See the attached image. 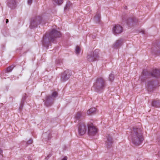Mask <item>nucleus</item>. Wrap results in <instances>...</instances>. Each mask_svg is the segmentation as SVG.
Instances as JSON below:
<instances>
[{"label": "nucleus", "instance_id": "1", "mask_svg": "<svg viewBox=\"0 0 160 160\" xmlns=\"http://www.w3.org/2000/svg\"><path fill=\"white\" fill-rule=\"evenodd\" d=\"M131 131L129 137L131 138L132 143L136 146L140 145L144 140L142 129L135 126L133 127Z\"/></svg>", "mask_w": 160, "mask_h": 160}, {"label": "nucleus", "instance_id": "2", "mask_svg": "<svg viewBox=\"0 0 160 160\" xmlns=\"http://www.w3.org/2000/svg\"><path fill=\"white\" fill-rule=\"evenodd\" d=\"M60 32L54 29L48 32H46L43 36L42 41V45L48 49L51 42H54L56 39L60 37Z\"/></svg>", "mask_w": 160, "mask_h": 160}, {"label": "nucleus", "instance_id": "3", "mask_svg": "<svg viewBox=\"0 0 160 160\" xmlns=\"http://www.w3.org/2000/svg\"><path fill=\"white\" fill-rule=\"evenodd\" d=\"M151 77L157 78L160 77V69H155L153 70L151 72L144 70L142 72V75L140 77L139 79L142 82H144L147 79Z\"/></svg>", "mask_w": 160, "mask_h": 160}, {"label": "nucleus", "instance_id": "4", "mask_svg": "<svg viewBox=\"0 0 160 160\" xmlns=\"http://www.w3.org/2000/svg\"><path fill=\"white\" fill-rule=\"evenodd\" d=\"M106 86V82L104 79L102 78H98L94 83L93 88L95 91L99 92L103 91Z\"/></svg>", "mask_w": 160, "mask_h": 160}, {"label": "nucleus", "instance_id": "5", "mask_svg": "<svg viewBox=\"0 0 160 160\" xmlns=\"http://www.w3.org/2000/svg\"><path fill=\"white\" fill-rule=\"evenodd\" d=\"M42 20V18L40 16L32 17L31 19L29 28L33 29L39 25Z\"/></svg>", "mask_w": 160, "mask_h": 160}, {"label": "nucleus", "instance_id": "6", "mask_svg": "<svg viewBox=\"0 0 160 160\" xmlns=\"http://www.w3.org/2000/svg\"><path fill=\"white\" fill-rule=\"evenodd\" d=\"M99 49H96L92 53L88 54L87 56L88 61L92 62L97 60L99 57Z\"/></svg>", "mask_w": 160, "mask_h": 160}, {"label": "nucleus", "instance_id": "7", "mask_svg": "<svg viewBox=\"0 0 160 160\" xmlns=\"http://www.w3.org/2000/svg\"><path fill=\"white\" fill-rule=\"evenodd\" d=\"M72 72L71 71L67 70L62 72L60 74V81L64 82L68 80L71 76Z\"/></svg>", "mask_w": 160, "mask_h": 160}, {"label": "nucleus", "instance_id": "8", "mask_svg": "<svg viewBox=\"0 0 160 160\" xmlns=\"http://www.w3.org/2000/svg\"><path fill=\"white\" fill-rule=\"evenodd\" d=\"M151 52L155 54L160 55V41H157L153 44Z\"/></svg>", "mask_w": 160, "mask_h": 160}, {"label": "nucleus", "instance_id": "9", "mask_svg": "<svg viewBox=\"0 0 160 160\" xmlns=\"http://www.w3.org/2000/svg\"><path fill=\"white\" fill-rule=\"evenodd\" d=\"M78 134L81 136L84 135L87 130L86 126L84 122H80L78 125Z\"/></svg>", "mask_w": 160, "mask_h": 160}, {"label": "nucleus", "instance_id": "10", "mask_svg": "<svg viewBox=\"0 0 160 160\" xmlns=\"http://www.w3.org/2000/svg\"><path fill=\"white\" fill-rule=\"evenodd\" d=\"M105 137V144L107 148L109 149L112 147L113 140L112 136L109 133H107Z\"/></svg>", "mask_w": 160, "mask_h": 160}, {"label": "nucleus", "instance_id": "11", "mask_svg": "<svg viewBox=\"0 0 160 160\" xmlns=\"http://www.w3.org/2000/svg\"><path fill=\"white\" fill-rule=\"evenodd\" d=\"M44 102V105L47 107H49L51 106L54 103V99L50 95L46 96L45 100H43Z\"/></svg>", "mask_w": 160, "mask_h": 160}, {"label": "nucleus", "instance_id": "12", "mask_svg": "<svg viewBox=\"0 0 160 160\" xmlns=\"http://www.w3.org/2000/svg\"><path fill=\"white\" fill-rule=\"evenodd\" d=\"M138 19L136 18H129L127 20V23L130 27L137 25Z\"/></svg>", "mask_w": 160, "mask_h": 160}, {"label": "nucleus", "instance_id": "13", "mask_svg": "<svg viewBox=\"0 0 160 160\" xmlns=\"http://www.w3.org/2000/svg\"><path fill=\"white\" fill-rule=\"evenodd\" d=\"M97 132V129L91 125L88 126V134L89 136H94Z\"/></svg>", "mask_w": 160, "mask_h": 160}, {"label": "nucleus", "instance_id": "14", "mask_svg": "<svg viewBox=\"0 0 160 160\" xmlns=\"http://www.w3.org/2000/svg\"><path fill=\"white\" fill-rule=\"evenodd\" d=\"M112 30L114 34L116 35L121 33L122 32V28L119 25H115Z\"/></svg>", "mask_w": 160, "mask_h": 160}, {"label": "nucleus", "instance_id": "15", "mask_svg": "<svg viewBox=\"0 0 160 160\" xmlns=\"http://www.w3.org/2000/svg\"><path fill=\"white\" fill-rule=\"evenodd\" d=\"M154 81H149L147 84V89L149 92L153 91L156 88V86Z\"/></svg>", "mask_w": 160, "mask_h": 160}, {"label": "nucleus", "instance_id": "16", "mask_svg": "<svg viewBox=\"0 0 160 160\" xmlns=\"http://www.w3.org/2000/svg\"><path fill=\"white\" fill-rule=\"evenodd\" d=\"M123 40L122 39H119L116 41L115 43L113 44L112 47L114 49L119 48L123 43Z\"/></svg>", "mask_w": 160, "mask_h": 160}, {"label": "nucleus", "instance_id": "17", "mask_svg": "<svg viewBox=\"0 0 160 160\" xmlns=\"http://www.w3.org/2000/svg\"><path fill=\"white\" fill-rule=\"evenodd\" d=\"M8 5L11 9H15L16 7V2L15 0H8Z\"/></svg>", "mask_w": 160, "mask_h": 160}, {"label": "nucleus", "instance_id": "18", "mask_svg": "<svg viewBox=\"0 0 160 160\" xmlns=\"http://www.w3.org/2000/svg\"><path fill=\"white\" fill-rule=\"evenodd\" d=\"M84 113L81 112H78L75 114V118L76 120H81V118L83 116Z\"/></svg>", "mask_w": 160, "mask_h": 160}, {"label": "nucleus", "instance_id": "19", "mask_svg": "<svg viewBox=\"0 0 160 160\" xmlns=\"http://www.w3.org/2000/svg\"><path fill=\"white\" fill-rule=\"evenodd\" d=\"M152 106L156 108L160 107V101L159 100L154 101L152 103Z\"/></svg>", "mask_w": 160, "mask_h": 160}, {"label": "nucleus", "instance_id": "20", "mask_svg": "<svg viewBox=\"0 0 160 160\" xmlns=\"http://www.w3.org/2000/svg\"><path fill=\"white\" fill-rule=\"evenodd\" d=\"M100 15L99 13H97L94 17V20L96 22H99L100 21Z\"/></svg>", "mask_w": 160, "mask_h": 160}, {"label": "nucleus", "instance_id": "21", "mask_svg": "<svg viewBox=\"0 0 160 160\" xmlns=\"http://www.w3.org/2000/svg\"><path fill=\"white\" fill-rule=\"evenodd\" d=\"M96 111V108H92L87 111V114L89 115L93 114Z\"/></svg>", "mask_w": 160, "mask_h": 160}, {"label": "nucleus", "instance_id": "22", "mask_svg": "<svg viewBox=\"0 0 160 160\" xmlns=\"http://www.w3.org/2000/svg\"><path fill=\"white\" fill-rule=\"evenodd\" d=\"M115 78L114 74L113 73V71L111 72V73L109 74L108 79L109 81L111 82H112L114 80Z\"/></svg>", "mask_w": 160, "mask_h": 160}, {"label": "nucleus", "instance_id": "23", "mask_svg": "<svg viewBox=\"0 0 160 160\" xmlns=\"http://www.w3.org/2000/svg\"><path fill=\"white\" fill-rule=\"evenodd\" d=\"M54 4L60 5L63 3V0H52Z\"/></svg>", "mask_w": 160, "mask_h": 160}, {"label": "nucleus", "instance_id": "24", "mask_svg": "<svg viewBox=\"0 0 160 160\" xmlns=\"http://www.w3.org/2000/svg\"><path fill=\"white\" fill-rule=\"evenodd\" d=\"M71 4L70 1H68L67 2L64 8V10H68L71 7Z\"/></svg>", "mask_w": 160, "mask_h": 160}, {"label": "nucleus", "instance_id": "25", "mask_svg": "<svg viewBox=\"0 0 160 160\" xmlns=\"http://www.w3.org/2000/svg\"><path fill=\"white\" fill-rule=\"evenodd\" d=\"M14 67L15 66L14 65H12L8 67L7 68V72H11L12 71V70L13 69Z\"/></svg>", "mask_w": 160, "mask_h": 160}, {"label": "nucleus", "instance_id": "26", "mask_svg": "<svg viewBox=\"0 0 160 160\" xmlns=\"http://www.w3.org/2000/svg\"><path fill=\"white\" fill-rule=\"evenodd\" d=\"M81 51V48L78 46H77L75 48V53L76 54H79Z\"/></svg>", "mask_w": 160, "mask_h": 160}, {"label": "nucleus", "instance_id": "27", "mask_svg": "<svg viewBox=\"0 0 160 160\" xmlns=\"http://www.w3.org/2000/svg\"><path fill=\"white\" fill-rule=\"evenodd\" d=\"M58 96V93L56 91L54 92L52 94V95L51 96V97L54 99Z\"/></svg>", "mask_w": 160, "mask_h": 160}, {"label": "nucleus", "instance_id": "28", "mask_svg": "<svg viewBox=\"0 0 160 160\" xmlns=\"http://www.w3.org/2000/svg\"><path fill=\"white\" fill-rule=\"evenodd\" d=\"M56 63L57 64L61 65L62 63V60L61 59H58L56 60Z\"/></svg>", "mask_w": 160, "mask_h": 160}, {"label": "nucleus", "instance_id": "29", "mask_svg": "<svg viewBox=\"0 0 160 160\" xmlns=\"http://www.w3.org/2000/svg\"><path fill=\"white\" fill-rule=\"evenodd\" d=\"M33 142V140L32 139L30 138L28 141L26 142L27 145L32 144Z\"/></svg>", "mask_w": 160, "mask_h": 160}, {"label": "nucleus", "instance_id": "30", "mask_svg": "<svg viewBox=\"0 0 160 160\" xmlns=\"http://www.w3.org/2000/svg\"><path fill=\"white\" fill-rule=\"evenodd\" d=\"M26 99V97L25 96H23L21 100V103L24 104V103Z\"/></svg>", "mask_w": 160, "mask_h": 160}, {"label": "nucleus", "instance_id": "31", "mask_svg": "<svg viewBox=\"0 0 160 160\" xmlns=\"http://www.w3.org/2000/svg\"><path fill=\"white\" fill-rule=\"evenodd\" d=\"M24 104L20 103V106L19 108V109L20 111H21L22 110L23 106Z\"/></svg>", "mask_w": 160, "mask_h": 160}, {"label": "nucleus", "instance_id": "32", "mask_svg": "<svg viewBox=\"0 0 160 160\" xmlns=\"http://www.w3.org/2000/svg\"><path fill=\"white\" fill-rule=\"evenodd\" d=\"M24 104L20 103V106L19 108V109L20 111H21L22 110L23 106Z\"/></svg>", "mask_w": 160, "mask_h": 160}, {"label": "nucleus", "instance_id": "33", "mask_svg": "<svg viewBox=\"0 0 160 160\" xmlns=\"http://www.w3.org/2000/svg\"><path fill=\"white\" fill-rule=\"evenodd\" d=\"M32 0H28L27 2L28 4L30 5L32 2Z\"/></svg>", "mask_w": 160, "mask_h": 160}, {"label": "nucleus", "instance_id": "34", "mask_svg": "<svg viewBox=\"0 0 160 160\" xmlns=\"http://www.w3.org/2000/svg\"><path fill=\"white\" fill-rule=\"evenodd\" d=\"M52 154L50 153L47 156L46 158L45 159L46 160H48V158L52 156Z\"/></svg>", "mask_w": 160, "mask_h": 160}, {"label": "nucleus", "instance_id": "35", "mask_svg": "<svg viewBox=\"0 0 160 160\" xmlns=\"http://www.w3.org/2000/svg\"><path fill=\"white\" fill-rule=\"evenodd\" d=\"M2 150L0 148V155H1L2 158L3 157V155L2 154Z\"/></svg>", "mask_w": 160, "mask_h": 160}, {"label": "nucleus", "instance_id": "36", "mask_svg": "<svg viewBox=\"0 0 160 160\" xmlns=\"http://www.w3.org/2000/svg\"><path fill=\"white\" fill-rule=\"evenodd\" d=\"M68 158L67 156H65L64 158L62 159V160H67Z\"/></svg>", "mask_w": 160, "mask_h": 160}, {"label": "nucleus", "instance_id": "37", "mask_svg": "<svg viewBox=\"0 0 160 160\" xmlns=\"http://www.w3.org/2000/svg\"><path fill=\"white\" fill-rule=\"evenodd\" d=\"M8 22H9L8 20V19H6V23H8Z\"/></svg>", "mask_w": 160, "mask_h": 160}, {"label": "nucleus", "instance_id": "38", "mask_svg": "<svg viewBox=\"0 0 160 160\" xmlns=\"http://www.w3.org/2000/svg\"><path fill=\"white\" fill-rule=\"evenodd\" d=\"M124 8L125 9H127V7L126 6H125L124 7Z\"/></svg>", "mask_w": 160, "mask_h": 160}, {"label": "nucleus", "instance_id": "39", "mask_svg": "<svg viewBox=\"0 0 160 160\" xmlns=\"http://www.w3.org/2000/svg\"><path fill=\"white\" fill-rule=\"evenodd\" d=\"M158 155L159 156H160V152H158Z\"/></svg>", "mask_w": 160, "mask_h": 160}, {"label": "nucleus", "instance_id": "40", "mask_svg": "<svg viewBox=\"0 0 160 160\" xmlns=\"http://www.w3.org/2000/svg\"><path fill=\"white\" fill-rule=\"evenodd\" d=\"M122 20H124V18H122Z\"/></svg>", "mask_w": 160, "mask_h": 160}, {"label": "nucleus", "instance_id": "41", "mask_svg": "<svg viewBox=\"0 0 160 160\" xmlns=\"http://www.w3.org/2000/svg\"><path fill=\"white\" fill-rule=\"evenodd\" d=\"M142 33H144V31H143V32H142Z\"/></svg>", "mask_w": 160, "mask_h": 160}, {"label": "nucleus", "instance_id": "42", "mask_svg": "<svg viewBox=\"0 0 160 160\" xmlns=\"http://www.w3.org/2000/svg\"><path fill=\"white\" fill-rule=\"evenodd\" d=\"M75 122H76V120L75 121Z\"/></svg>", "mask_w": 160, "mask_h": 160}]
</instances>
